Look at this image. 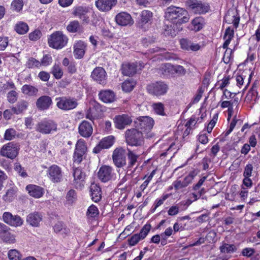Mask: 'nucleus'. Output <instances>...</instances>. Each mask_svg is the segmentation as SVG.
Instances as JSON below:
<instances>
[{"label": "nucleus", "instance_id": "nucleus-1", "mask_svg": "<svg viewBox=\"0 0 260 260\" xmlns=\"http://www.w3.org/2000/svg\"><path fill=\"white\" fill-rule=\"evenodd\" d=\"M165 18L166 21L181 24L189 21V15L185 9L171 6L166 9Z\"/></svg>", "mask_w": 260, "mask_h": 260}, {"label": "nucleus", "instance_id": "nucleus-2", "mask_svg": "<svg viewBox=\"0 0 260 260\" xmlns=\"http://www.w3.org/2000/svg\"><path fill=\"white\" fill-rule=\"evenodd\" d=\"M67 36L61 31H56L51 34L48 38V43L49 47L55 49H60L68 43Z\"/></svg>", "mask_w": 260, "mask_h": 260}, {"label": "nucleus", "instance_id": "nucleus-3", "mask_svg": "<svg viewBox=\"0 0 260 260\" xmlns=\"http://www.w3.org/2000/svg\"><path fill=\"white\" fill-rule=\"evenodd\" d=\"M136 127L141 129V132L145 135L147 138H151L154 136L153 133L150 132L154 125V120L149 116L141 117L135 122Z\"/></svg>", "mask_w": 260, "mask_h": 260}, {"label": "nucleus", "instance_id": "nucleus-4", "mask_svg": "<svg viewBox=\"0 0 260 260\" xmlns=\"http://www.w3.org/2000/svg\"><path fill=\"white\" fill-rule=\"evenodd\" d=\"M143 133L137 129H128L125 132L126 142L131 146H140L144 142Z\"/></svg>", "mask_w": 260, "mask_h": 260}, {"label": "nucleus", "instance_id": "nucleus-5", "mask_svg": "<svg viewBox=\"0 0 260 260\" xmlns=\"http://www.w3.org/2000/svg\"><path fill=\"white\" fill-rule=\"evenodd\" d=\"M186 6L196 14H205L209 11V5L198 0H188L185 3Z\"/></svg>", "mask_w": 260, "mask_h": 260}, {"label": "nucleus", "instance_id": "nucleus-6", "mask_svg": "<svg viewBox=\"0 0 260 260\" xmlns=\"http://www.w3.org/2000/svg\"><path fill=\"white\" fill-rule=\"evenodd\" d=\"M168 89V85L161 81L150 84L147 87V90L150 94L157 96L166 94Z\"/></svg>", "mask_w": 260, "mask_h": 260}, {"label": "nucleus", "instance_id": "nucleus-7", "mask_svg": "<svg viewBox=\"0 0 260 260\" xmlns=\"http://www.w3.org/2000/svg\"><path fill=\"white\" fill-rule=\"evenodd\" d=\"M56 100L57 107L64 111L74 109L78 105L77 100L74 98L62 96L56 98Z\"/></svg>", "mask_w": 260, "mask_h": 260}, {"label": "nucleus", "instance_id": "nucleus-8", "mask_svg": "<svg viewBox=\"0 0 260 260\" xmlns=\"http://www.w3.org/2000/svg\"><path fill=\"white\" fill-rule=\"evenodd\" d=\"M87 148L85 141L82 139L78 140L76 144V147L74 153V162L79 164L83 160V156L85 154Z\"/></svg>", "mask_w": 260, "mask_h": 260}, {"label": "nucleus", "instance_id": "nucleus-9", "mask_svg": "<svg viewBox=\"0 0 260 260\" xmlns=\"http://www.w3.org/2000/svg\"><path fill=\"white\" fill-rule=\"evenodd\" d=\"M153 13L148 10L141 12L140 18L137 21L138 26L144 31H146L152 23Z\"/></svg>", "mask_w": 260, "mask_h": 260}, {"label": "nucleus", "instance_id": "nucleus-10", "mask_svg": "<svg viewBox=\"0 0 260 260\" xmlns=\"http://www.w3.org/2000/svg\"><path fill=\"white\" fill-rule=\"evenodd\" d=\"M114 175L113 168L107 165H103L101 167L98 172V178L104 183L112 180Z\"/></svg>", "mask_w": 260, "mask_h": 260}, {"label": "nucleus", "instance_id": "nucleus-11", "mask_svg": "<svg viewBox=\"0 0 260 260\" xmlns=\"http://www.w3.org/2000/svg\"><path fill=\"white\" fill-rule=\"evenodd\" d=\"M112 158L117 167H123L126 165L125 150L122 148L115 149L113 152Z\"/></svg>", "mask_w": 260, "mask_h": 260}, {"label": "nucleus", "instance_id": "nucleus-12", "mask_svg": "<svg viewBox=\"0 0 260 260\" xmlns=\"http://www.w3.org/2000/svg\"><path fill=\"white\" fill-rule=\"evenodd\" d=\"M47 175L50 180L54 183L60 182L62 178L61 170L56 165H53L48 168Z\"/></svg>", "mask_w": 260, "mask_h": 260}, {"label": "nucleus", "instance_id": "nucleus-13", "mask_svg": "<svg viewBox=\"0 0 260 260\" xmlns=\"http://www.w3.org/2000/svg\"><path fill=\"white\" fill-rule=\"evenodd\" d=\"M151 229L150 224H145L141 230L139 234L134 235L128 239V243L131 246L137 244L141 240L144 239Z\"/></svg>", "mask_w": 260, "mask_h": 260}, {"label": "nucleus", "instance_id": "nucleus-14", "mask_svg": "<svg viewBox=\"0 0 260 260\" xmlns=\"http://www.w3.org/2000/svg\"><path fill=\"white\" fill-rule=\"evenodd\" d=\"M0 154L3 156L13 159L17 156L18 150L14 144L12 143H9L3 146L1 150Z\"/></svg>", "mask_w": 260, "mask_h": 260}, {"label": "nucleus", "instance_id": "nucleus-15", "mask_svg": "<svg viewBox=\"0 0 260 260\" xmlns=\"http://www.w3.org/2000/svg\"><path fill=\"white\" fill-rule=\"evenodd\" d=\"M3 218L5 223L11 226H19L23 224V220L19 216L13 215L10 212H5Z\"/></svg>", "mask_w": 260, "mask_h": 260}, {"label": "nucleus", "instance_id": "nucleus-16", "mask_svg": "<svg viewBox=\"0 0 260 260\" xmlns=\"http://www.w3.org/2000/svg\"><path fill=\"white\" fill-rule=\"evenodd\" d=\"M115 19L117 24L123 26L132 25L134 22L131 15L124 12H120L117 14Z\"/></svg>", "mask_w": 260, "mask_h": 260}, {"label": "nucleus", "instance_id": "nucleus-17", "mask_svg": "<svg viewBox=\"0 0 260 260\" xmlns=\"http://www.w3.org/2000/svg\"><path fill=\"white\" fill-rule=\"evenodd\" d=\"M91 78L100 84H105L106 83V72L102 67H96L91 73Z\"/></svg>", "mask_w": 260, "mask_h": 260}, {"label": "nucleus", "instance_id": "nucleus-18", "mask_svg": "<svg viewBox=\"0 0 260 260\" xmlns=\"http://www.w3.org/2000/svg\"><path fill=\"white\" fill-rule=\"evenodd\" d=\"M57 129L56 124L52 121H43L37 126V131L43 134H49Z\"/></svg>", "mask_w": 260, "mask_h": 260}, {"label": "nucleus", "instance_id": "nucleus-19", "mask_svg": "<svg viewBox=\"0 0 260 260\" xmlns=\"http://www.w3.org/2000/svg\"><path fill=\"white\" fill-rule=\"evenodd\" d=\"M73 184L76 188L81 189L84 185L85 175L80 168H77L74 170Z\"/></svg>", "mask_w": 260, "mask_h": 260}, {"label": "nucleus", "instance_id": "nucleus-20", "mask_svg": "<svg viewBox=\"0 0 260 260\" xmlns=\"http://www.w3.org/2000/svg\"><path fill=\"white\" fill-rule=\"evenodd\" d=\"M114 121L117 128L122 129L132 123V119L127 115L123 114L116 116L114 119Z\"/></svg>", "mask_w": 260, "mask_h": 260}, {"label": "nucleus", "instance_id": "nucleus-21", "mask_svg": "<svg viewBox=\"0 0 260 260\" xmlns=\"http://www.w3.org/2000/svg\"><path fill=\"white\" fill-rule=\"evenodd\" d=\"M79 133L83 137H90L93 132L92 124L89 122L83 120L79 125Z\"/></svg>", "mask_w": 260, "mask_h": 260}, {"label": "nucleus", "instance_id": "nucleus-22", "mask_svg": "<svg viewBox=\"0 0 260 260\" xmlns=\"http://www.w3.org/2000/svg\"><path fill=\"white\" fill-rule=\"evenodd\" d=\"M37 108L41 111L48 109L52 104L51 98L48 95H43L38 98L36 103Z\"/></svg>", "mask_w": 260, "mask_h": 260}, {"label": "nucleus", "instance_id": "nucleus-23", "mask_svg": "<svg viewBox=\"0 0 260 260\" xmlns=\"http://www.w3.org/2000/svg\"><path fill=\"white\" fill-rule=\"evenodd\" d=\"M117 3V0H98L95 2L97 8L101 11H110Z\"/></svg>", "mask_w": 260, "mask_h": 260}, {"label": "nucleus", "instance_id": "nucleus-24", "mask_svg": "<svg viewBox=\"0 0 260 260\" xmlns=\"http://www.w3.org/2000/svg\"><path fill=\"white\" fill-rule=\"evenodd\" d=\"M86 48V45L84 42L79 41L76 42L74 45V55L75 57L77 59L83 58Z\"/></svg>", "mask_w": 260, "mask_h": 260}, {"label": "nucleus", "instance_id": "nucleus-25", "mask_svg": "<svg viewBox=\"0 0 260 260\" xmlns=\"http://www.w3.org/2000/svg\"><path fill=\"white\" fill-rule=\"evenodd\" d=\"M42 219V215L37 212H34L29 214L26 217V222L34 227L39 226L40 222Z\"/></svg>", "mask_w": 260, "mask_h": 260}, {"label": "nucleus", "instance_id": "nucleus-26", "mask_svg": "<svg viewBox=\"0 0 260 260\" xmlns=\"http://www.w3.org/2000/svg\"><path fill=\"white\" fill-rule=\"evenodd\" d=\"M26 189L30 196L35 198H41L44 193V189L42 187L36 185H28L26 187Z\"/></svg>", "mask_w": 260, "mask_h": 260}, {"label": "nucleus", "instance_id": "nucleus-27", "mask_svg": "<svg viewBox=\"0 0 260 260\" xmlns=\"http://www.w3.org/2000/svg\"><path fill=\"white\" fill-rule=\"evenodd\" d=\"M122 73L127 76H132L137 71V64L136 63H126L122 64Z\"/></svg>", "mask_w": 260, "mask_h": 260}, {"label": "nucleus", "instance_id": "nucleus-28", "mask_svg": "<svg viewBox=\"0 0 260 260\" xmlns=\"http://www.w3.org/2000/svg\"><path fill=\"white\" fill-rule=\"evenodd\" d=\"M180 44L182 49L187 51H197L200 49V46L198 44H194L186 39H182L180 40Z\"/></svg>", "mask_w": 260, "mask_h": 260}, {"label": "nucleus", "instance_id": "nucleus-29", "mask_svg": "<svg viewBox=\"0 0 260 260\" xmlns=\"http://www.w3.org/2000/svg\"><path fill=\"white\" fill-rule=\"evenodd\" d=\"M178 24L176 23H172L171 24H169L165 23L164 26V33L166 36H171L172 37H174L176 36L177 34L180 30L182 29V28L180 29H177V26Z\"/></svg>", "mask_w": 260, "mask_h": 260}, {"label": "nucleus", "instance_id": "nucleus-30", "mask_svg": "<svg viewBox=\"0 0 260 260\" xmlns=\"http://www.w3.org/2000/svg\"><path fill=\"white\" fill-rule=\"evenodd\" d=\"M99 96L101 101L106 103H112L115 99L114 92L110 90L101 91L99 94Z\"/></svg>", "mask_w": 260, "mask_h": 260}, {"label": "nucleus", "instance_id": "nucleus-31", "mask_svg": "<svg viewBox=\"0 0 260 260\" xmlns=\"http://www.w3.org/2000/svg\"><path fill=\"white\" fill-rule=\"evenodd\" d=\"M88 9L86 7L79 6L75 8L73 14L79 18L83 21H87L88 17L87 16Z\"/></svg>", "mask_w": 260, "mask_h": 260}, {"label": "nucleus", "instance_id": "nucleus-32", "mask_svg": "<svg viewBox=\"0 0 260 260\" xmlns=\"http://www.w3.org/2000/svg\"><path fill=\"white\" fill-rule=\"evenodd\" d=\"M224 20L228 23H233L235 27L237 28L239 23L240 17L237 16L235 12L229 11L224 16Z\"/></svg>", "mask_w": 260, "mask_h": 260}, {"label": "nucleus", "instance_id": "nucleus-33", "mask_svg": "<svg viewBox=\"0 0 260 260\" xmlns=\"http://www.w3.org/2000/svg\"><path fill=\"white\" fill-rule=\"evenodd\" d=\"M67 30L72 33L78 32L81 34L83 31V28L77 20L71 21L67 26Z\"/></svg>", "mask_w": 260, "mask_h": 260}, {"label": "nucleus", "instance_id": "nucleus-34", "mask_svg": "<svg viewBox=\"0 0 260 260\" xmlns=\"http://www.w3.org/2000/svg\"><path fill=\"white\" fill-rule=\"evenodd\" d=\"M91 196L94 202H98L101 199V189L96 184H92L90 186Z\"/></svg>", "mask_w": 260, "mask_h": 260}, {"label": "nucleus", "instance_id": "nucleus-35", "mask_svg": "<svg viewBox=\"0 0 260 260\" xmlns=\"http://www.w3.org/2000/svg\"><path fill=\"white\" fill-rule=\"evenodd\" d=\"M27 102L24 100L20 101L15 107H13L12 111L15 114H19L25 111L28 107Z\"/></svg>", "mask_w": 260, "mask_h": 260}, {"label": "nucleus", "instance_id": "nucleus-36", "mask_svg": "<svg viewBox=\"0 0 260 260\" xmlns=\"http://www.w3.org/2000/svg\"><path fill=\"white\" fill-rule=\"evenodd\" d=\"M21 91L25 95L33 96L37 95L38 89L34 86L25 84L22 87Z\"/></svg>", "mask_w": 260, "mask_h": 260}, {"label": "nucleus", "instance_id": "nucleus-37", "mask_svg": "<svg viewBox=\"0 0 260 260\" xmlns=\"http://www.w3.org/2000/svg\"><path fill=\"white\" fill-rule=\"evenodd\" d=\"M54 230L56 233H59L63 236L69 234L70 231L62 222H57L54 226Z\"/></svg>", "mask_w": 260, "mask_h": 260}, {"label": "nucleus", "instance_id": "nucleus-38", "mask_svg": "<svg viewBox=\"0 0 260 260\" xmlns=\"http://www.w3.org/2000/svg\"><path fill=\"white\" fill-rule=\"evenodd\" d=\"M77 200V194L74 189H70L67 193L66 197V205H72Z\"/></svg>", "mask_w": 260, "mask_h": 260}, {"label": "nucleus", "instance_id": "nucleus-39", "mask_svg": "<svg viewBox=\"0 0 260 260\" xmlns=\"http://www.w3.org/2000/svg\"><path fill=\"white\" fill-rule=\"evenodd\" d=\"M234 31L233 29L231 28L230 27H228L225 31V33L223 36V39L225 40V42L223 44V48L226 49L228 48L230 44L231 40L234 37Z\"/></svg>", "mask_w": 260, "mask_h": 260}, {"label": "nucleus", "instance_id": "nucleus-40", "mask_svg": "<svg viewBox=\"0 0 260 260\" xmlns=\"http://www.w3.org/2000/svg\"><path fill=\"white\" fill-rule=\"evenodd\" d=\"M17 190L16 188L12 187L7 190L6 194L3 196V200L6 202L13 201L16 196Z\"/></svg>", "mask_w": 260, "mask_h": 260}, {"label": "nucleus", "instance_id": "nucleus-41", "mask_svg": "<svg viewBox=\"0 0 260 260\" xmlns=\"http://www.w3.org/2000/svg\"><path fill=\"white\" fill-rule=\"evenodd\" d=\"M152 108L154 113L160 116H166L165 112V106L160 102L155 103L152 105Z\"/></svg>", "mask_w": 260, "mask_h": 260}, {"label": "nucleus", "instance_id": "nucleus-42", "mask_svg": "<svg viewBox=\"0 0 260 260\" xmlns=\"http://www.w3.org/2000/svg\"><path fill=\"white\" fill-rule=\"evenodd\" d=\"M9 228H7L6 231H5L0 235L2 240L7 243H14L16 241L15 236L9 232Z\"/></svg>", "mask_w": 260, "mask_h": 260}, {"label": "nucleus", "instance_id": "nucleus-43", "mask_svg": "<svg viewBox=\"0 0 260 260\" xmlns=\"http://www.w3.org/2000/svg\"><path fill=\"white\" fill-rule=\"evenodd\" d=\"M127 155L128 161V167H133L134 166L136 165V164L138 161L139 155L135 153L130 149H128V153Z\"/></svg>", "mask_w": 260, "mask_h": 260}, {"label": "nucleus", "instance_id": "nucleus-44", "mask_svg": "<svg viewBox=\"0 0 260 260\" xmlns=\"http://www.w3.org/2000/svg\"><path fill=\"white\" fill-rule=\"evenodd\" d=\"M114 137L110 136L103 139L100 142V146L103 149H107L110 147L114 143Z\"/></svg>", "mask_w": 260, "mask_h": 260}, {"label": "nucleus", "instance_id": "nucleus-45", "mask_svg": "<svg viewBox=\"0 0 260 260\" xmlns=\"http://www.w3.org/2000/svg\"><path fill=\"white\" fill-rule=\"evenodd\" d=\"M15 30L19 34L23 35L28 31V26L26 23L20 21L16 24Z\"/></svg>", "mask_w": 260, "mask_h": 260}, {"label": "nucleus", "instance_id": "nucleus-46", "mask_svg": "<svg viewBox=\"0 0 260 260\" xmlns=\"http://www.w3.org/2000/svg\"><path fill=\"white\" fill-rule=\"evenodd\" d=\"M173 65L170 63H165L161 64L159 68L160 74L164 75H171L172 73Z\"/></svg>", "mask_w": 260, "mask_h": 260}, {"label": "nucleus", "instance_id": "nucleus-47", "mask_svg": "<svg viewBox=\"0 0 260 260\" xmlns=\"http://www.w3.org/2000/svg\"><path fill=\"white\" fill-rule=\"evenodd\" d=\"M52 74L57 79H60L63 75V71L58 64H55L52 68Z\"/></svg>", "mask_w": 260, "mask_h": 260}, {"label": "nucleus", "instance_id": "nucleus-48", "mask_svg": "<svg viewBox=\"0 0 260 260\" xmlns=\"http://www.w3.org/2000/svg\"><path fill=\"white\" fill-rule=\"evenodd\" d=\"M135 85V82L132 80H125L122 84V88L125 92L132 91Z\"/></svg>", "mask_w": 260, "mask_h": 260}, {"label": "nucleus", "instance_id": "nucleus-49", "mask_svg": "<svg viewBox=\"0 0 260 260\" xmlns=\"http://www.w3.org/2000/svg\"><path fill=\"white\" fill-rule=\"evenodd\" d=\"M197 175V173L196 171L193 170L189 173V174L186 176L182 180L184 184L186 186H187L190 183H191L193 179V178Z\"/></svg>", "mask_w": 260, "mask_h": 260}, {"label": "nucleus", "instance_id": "nucleus-50", "mask_svg": "<svg viewBox=\"0 0 260 260\" xmlns=\"http://www.w3.org/2000/svg\"><path fill=\"white\" fill-rule=\"evenodd\" d=\"M192 29L199 31L203 27L202 19L200 17H196L191 22Z\"/></svg>", "mask_w": 260, "mask_h": 260}, {"label": "nucleus", "instance_id": "nucleus-51", "mask_svg": "<svg viewBox=\"0 0 260 260\" xmlns=\"http://www.w3.org/2000/svg\"><path fill=\"white\" fill-rule=\"evenodd\" d=\"M220 250L223 253H231L236 250V246L233 244H224L220 247Z\"/></svg>", "mask_w": 260, "mask_h": 260}, {"label": "nucleus", "instance_id": "nucleus-52", "mask_svg": "<svg viewBox=\"0 0 260 260\" xmlns=\"http://www.w3.org/2000/svg\"><path fill=\"white\" fill-rule=\"evenodd\" d=\"M172 75H184L186 73L185 69L181 66L180 65H173Z\"/></svg>", "mask_w": 260, "mask_h": 260}, {"label": "nucleus", "instance_id": "nucleus-53", "mask_svg": "<svg viewBox=\"0 0 260 260\" xmlns=\"http://www.w3.org/2000/svg\"><path fill=\"white\" fill-rule=\"evenodd\" d=\"M18 96V94L15 90H11L7 93V100L10 103L13 104L17 101Z\"/></svg>", "mask_w": 260, "mask_h": 260}, {"label": "nucleus", "instance_id": "nucleus-54", "mask_svg": "<svg viewBox=\"0 0 260 260\" xmlns=\"http://www.w3.org/2000/svg\"><path fill=\"white\" fill-rule=\"evenodd\" d=\"M23 6V2L22 0H14L11 4V8L13 10L16 12H19L22 10Z\"/></svg>", "mask_w": 260, "mask_h": 260}, {"label": "nucleus", "instance_id": "nucleus-55", "mask_svg": "<svg viewBox=\"0 0 260 260\" xmlns=\"http://www.w3.org/2000/svg\"><path fill=\"white\" fill-rule=\"evenodd\" d=\"M8 256L10 260H20L21 255L16 249H12L9 251Z\"/></svg>", "mask_w": 260, "mask_h": 260}, {"label": "nucleus", "instance_id": "nucleus-56", "mask_svg": "<svg viewBox=\"0 0 260 260\" xmlns=\"http://www.w3.org/2000/svg\"><path fill=\"white\" fill-rule=\"evenodd\" d=\"M40 65V62L33 57H30L26 63V67L29 69L38 68Z\"/></svg>", "mask_w": 260, "mask_h": 260}, {"label": "nucleus", "instance_id": "nucleus-57", "mask_svg": "<svg viewBox=\"0 0 260 260\" xmlns=\"http://www.w3.org/2000/svg\"><path fill=\"white\" fill-rule=\"evenodd\" d=\"M16 135V131L13 128H9L6 131L4 138L7 140H13Z\"/></svg>", "mask_w": 260, "mask_h": 260}, {"label": "nucleus", "instance_id": "nucleus-58", "mask_svg": "<svg viewBox=\"0 0 260 260\" xmlns=\"http://www.w3.org/2000/svg\"><path fill=\"white\" fill-rule=\"evenodd\" d=\"M87 213L92 217H94L99 214L98 208L94 205H91L88 209Z\"/></svg>", "mask_w": 260, "mask_h": 260}, {"label": "nucleus", "instance_id": "nucleus-59", "mask_svg": "<svg viewBox=\"0 0 260 260\" xmlns=\"http://www.w3.org/2000/svg\"><path fill=\"white\" fill-rule=\"evenodd\" d=\"M8 38L0 34V50H4L8 45Z\"/></svg>", "mask_w": 260, "mask_h": 260}, {"label": "nucleus", "instance_id": "nucleus-60", "mask_svg": "<svg viewBox=\"0 0 260 260\" xmlns=\"http://www.w3.org/2000/svg\"><path fill=\"white\" fill-rule=\"evenodd\" d=\"M179 204L171 206L169 210L168 213L170 216H175L179 212Z\"/></svg>", "mask_w": 260, "mask_h": 260}, {"label": "nucleus", "instance_id": "nucleus-61", "mask_svg": "<svg viewBox=\"0 0 260 260\" xmlns=\"http://www.w3.org/2000/svg\"><path fill=\"white\" fill-rule=\"evenodd\" d=\"M42 32L39 30H35L29 35V39L32 41H36L40 38Z\"/></svg>", "mask_w": 260, "mask_h": 260}, {"label": "nucleus", "instance_id": "nucleus-62", "mask_svg": "<svg viewBox=\"0 0 260 260\" xmlns=\"http://www.w3.org/2000/svg\"><path fill=\"white\" fill-rule=\"evenodd\" d=\"M14 169L22 177H25L27 176L26 173L24 171V169L21 167L20 164L15 163L14 166Z\"/></svg>", "mask_w": 260, "mask_h": 260}, {"label": "nucleus", "instance_id": "nucleus-63", "mask_svg": "<svg viewBox=\"0 0 260 260\" xmlns=\"http://www.w3.org/2000/svg\"><path fill=\"white\" fill-rule=\"evenodd\" d=\"M253 166L251 164H247L245 167L243 172L244 177H250L251 176Z\"/></svg>", "mask_w": 260, "mask_h": 260}, {"label": "nucleus", "instance_id": "nucleus-64", "mask_svg": "<svg viewBox=\"0 0 260 260\" xmlns=\"http://www.w3.org/2000/svg\"><path fill=\"white\" fill-rule=\"evenodd\" d=\"M52 61V59L51 56L50 55L46 54L43 56V57L41 60V64H42V65H43L44 66H48L49 64H50L51 63Z\"/></svg>", "mask_w": 260, "mask_h": 260}]
</instances>
